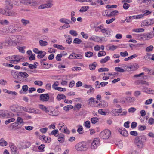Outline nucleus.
Listing matches in <instances>:
<instances>
[{"mask_svg": "<svg viewBox=\"0 0 154 154\" xmlns=\"http://www.w3.org/2000/svg\"><path fill=\"white\" fill-rule=\"evenodd\" d=\"M103 37H100L97 36H93L89 38L90 40H93L96 42H99L102 41Z\"/></svg>", "mask_w": 154, "mask_h": 154, "instance_id": "2eb2a0df", "label": "nucleus"}, {"mask_svg": "<svg viewBox=\"0 0 154 154\" xmlns=\"http://www.w3.org/2000/svg\"><path fill=\"white\" fill-rule=\"evenodd\" d=\"M34 84L36 85L40 86H42L43 84V83L41 81H35L34 82Z\"/></svg>", "mask_w": 154, "mask_h": 154, "instance_id": "79ce46f5", "label": "nucleus"}, {"mask_svg": "<svg viewBox=\"0 0 154 154\" xmlns=\"http://www.w3.org/2000/svg\"><path fill=\"white\" fill-rule=\"evenodd\" d=\"M109 71V69L107 68H99L98 70V71L99 72H105V71Z\"/></svg>", "mask_w": 154, "mask_h": 154, "instance_id": "c03bdc74", "label": "nucleus"}, {"mask_svg": "<svg viewBox=\"0 0 154 154\" xmlns=\"http://www.w3.org/2000/svg\"><path fill=\"white\" fill-rule=\"evenodd\" d=\"M96 63L95 62H94L92 64H90L89 65V68L90 70H94L95 69L96 65L95 64H94V63Z\"/></svg>", "mask_w": 154, "mask_h": 154, "instance_id": "58836bf2", "label": "nucleus"}, {"mask_svg": "<svg viewBox=\"0 0 154 154\" xmlns=\"http://www.w3.org/2000/svg\"><path fill=\"white\" fill-rule=\"evenodd\" d=\"M55 89L57 90L60 91H65L66 90L65 88H63L60 87H57L55 88Z\"/></svg>", "mask_w": 154, "mask_h": 154, "instance_id": "13d9d810", "label": "nucleus"}, {"mask_svg": "<svg viewBox=\"0 0 154 154\" xmlns=\"http://www.w3.org/2000/svg\"><path fill=\"white\" fill-rule=\"evenodd\" d=\"M29 76V75L26 72H20L18 73L17 77L20 79H25L27 78Z\"/></svg>", "mask_w": 154, "mask_h": 154, "instance_id": "6ab92c4d", "label": "nucleus"}, {"mask_svg": "<svg viewBox=\"0 0 154 154\" xmlns=\"http://www.w3.org/2000/svg\"><path fill=\"white\" fill-rule=\"evenodd\" d=\"M108 106V103L106 101L103 100H101L99 103L97 105V107L103 108H105Z\"/></svg>", "mask_w": 154, "mask_h": 154, "instance_id": "4468645a", "label": "nucleus"}, {"mask_svg": "<svg viewBox=\"0 0 154 154\" xmlns=\"http://www.w3.org/2000/svg\"><path fill=\"white\" fill-rule=\"evenodd\" d=\"M65 98V96L61 94H58L57 97V99L59 101H60L62 99H64Z\"/></svg>", "mask_w": 154, "mask_h": 154, "instance_id": "cd10ccee", "label": "nucleus"}, {"mask_svg": "<svg viewBox=\"0 0 154 154\" xmlns=\"http://www.w3.org/2000/svg\"><path fill=\"white\" fill-rule=\"evenodd\" d=\"M7 9L5 10L3 8H0V13L4 15H6Z\"/></svg>", "mask_w": 154, "mask_h": 154, "instance_id": "6e6d98bb", "label": "nucleus"}, {"mask_svg": "<svg viewBox=\"0 0 154 154\" xmlns=\"http://www.w3.org/2000/svg\"><path fill=\"white\" fill-rule=\"evenodd\" d=\"M6 5L8 6L7 9L8 8H12L13 7V4L11 3V1H6L5 2Z\"/></svg>", "mask_w": 154, "mask_h": 154, "instance_id": "4c0bfd02", "label": "nucleus"}, {"mask_svg": "<svg viewBox=\"0 0 154 154\" xmlns=\"http://www.w3.org/2000/svg\"><path fill=\"white\" fill-rule=\"evenodd\" d=\"M98 113L103 115H106L107 112L103 111L102 109H100L98 110Z\"/></svg>", "mask_w": 154, "mask_h": 154, "instance_id": "5fc2aeb1", "label": "nucleus"}, {"mask_svg": "<svg viewBox=\"0 0 154 154\" xmlns=\"http://www.w3.org/2000/svg\"><path fill=\"white\" fill-rule=\"evenodd\" d=\"M52 2V1L51 0H48L47 1L46 3L42 4L39 6L38 8L39 9H42L50 8L53 5Z\"/></svg>", "mask_w": 154, "mask_h": 154, "instance_id": "0eeeda50", "label": "nucleus"}, {"mask_svg": "<svg viewBox=\"0 0 154 154\" xmlns=\"http://www.w3.org/2000/svg\"><path fill=\"white\" fill-rule=\"evenodd\" d=\"M3 65L5 66L10 67H13L14 66V65L11 64H8L6 63H3Z\"/></svg>", "mask_w": 154, "mask_h": 154, "instance_id": "69168bd1", "label": "nucleus"}, {"mask_svg": "<svg viewBox=\"0 0 154 154\" xmlns=\"http://www.w3.org/2000/svg\"><path fill=\"white\" fill-rule=\"evenodd\" d=\"M110 59V57L109 56H107L104 58L101 59L100 60V62L101 63L103 64L106 62L108 60H109Z\"/></svg>", "mask_w": 154, "mask_h": 154, "instance_id": "7c9ffc66", "label": "nucleus"}, {"mask_svg": "<svg viewBox=\"0 0 154 154\" xmlns=\"http://www.w3.org/2000/svg\"><path fill=\"white\" fill-rule=\"evenodd\" d=\"M49 99V96L47 94H41L39 97V100L42 102H47Z\"/></svg>", "mask_w": 154, "mask_h": 154, "instance_id": "6e6552de", "label": "nucleus"}, {"mask_svg": "<svg viewBox=\"0 0 154 154\" xmlns=\"http://www.w3.org/2000/svg\"><path fill=\"white\" fill-rule=\"evenodd\" d=\"M138 129L140 131H143L146 129V127L145 125H139L138 126Z\"/></svg>", "mask_w": 154, "mask_h": 154, "instance_id": "4d7b16f0", "label": "nucleus"}, {"mask_svg": "<svg viewBox=\"0 0 154 154\" xmlns=\"http://www.w3.org/2000/svg\"><path fill=\"white\" fill-rule=\"evenodd\" d=\"M58 112L57 111L54 110L52 111V114H51V116H57L58 115Z\"/></svg>", "mask_w": 154, "mask_h": 154, "instance_id": "680f3d73", "label": "nucleus"}, {"mask_svg": "<svg viewBox=\"0 0 154 154\" xmlns=\"http://www.w3.org/2000/svg\"><path fill=\"white\" fill-rule=\"evenodd\" d=\"M21 22L22 23V25L24 26H26L27 24L30 23V21L29 20H26L24 19H22L21 20Z\"/></svg>", "mask_w": 154, "mask_h": 154, "instance_id": "c85d7f7f", "label": "nucleus"}, {"mask_svg": "<svg viewBox=\"0 0 154 154\" xmlns=\"http://www.w3.org/2000/svg\"><path fill=\"white\" fill-rule=\"evenodd\" d=\"M6 117L8 118L10 115L7 110H0V117Z\"/></svg>", "mask_w": 154, "mask_h": 154, "instance_id": "ddd939ff", "label": "nucleus"}, {"mask_svg": "<svg viewBox=\"0 0 154 154\" xmlns=\"http://www.w3.org/2000/svg\"><path fill=\"white\" fill-rule=\"evenodd\" d=\"M73 108V106L72 105H69L64 106L63 108V109L64 110L66 111H67L70 109H72Z\"/></svg>", "mask_w": 154, "mask_h": 154, "instance_id": "473e14b6", "label": "nucleus"}, {"mask_svg": "<svg viewBox=\"0 0 154 154\" xmlns=\"http://www.w3.org/2000/svg\"><path fill=\"white\" fill-rule=\"evenodd\" d=\"M58 125V128L62 132H63V131L65 130V129H66V126L63 124H60Z\"/></svg>", "mask_w": 154, "mask_h": 154, "instance_id": "a878e982", "label": "nucleus"}, {"mask_svg": "<svg viewBox=\"0 0 154 154\" xmlns=\"http://www.w3.org/2000/svg\"><path fill=\"white\" fill-rule=\"evenodd\" d=\"M106 54V53L105 51H100L98 53V57H101L105 55Z\"/></svg>", "mask_w": 154, "mask_h": 154, "instance_id": "09e8293b", "label": "nucleus"}, {"mask_svg": "<svg viewBox=\"0 0 154 154\" xmlns=\"http://www.w3.org/2000/svg\"><path fill=\"white\" fill-rule=\"evenodd\" d=\"M91 121L92 124H95L99 121V119L96 117H93L91 119Z\"/></svg>", "mask_w": 154, "mask_h": 154, "instance_id": "c756f323", "label": "nucleus"}, {"mask_svg": "<svg viewBox=\"0 0 154 154\" xmlns=\"http://www.w3.org/2000/svg\"><path fill=\"white\" fill-rule=\"evenodd\" d=\"M54 47L60 50H65V48L62 45H60L54 44Z\"/></svg>", "mask_w": 154, "mask_h": 154, "instance_id": "e433bc0d", "label": "nucleus"}, {"mask_svg": "<svg viewBox=\"0 0 154 154\" xmlns=\"http://www.w3.org/2000/svg\"><path fill=\"white\" fill-rule=\"evenodd\" d=\"M135 18V16H130L128 18H127L125 21L127 22H130L133 20Z\"/></svg>", "mask_w": 154, "mask_h": 154, "instance_id": "a18cd8bd", "label": "nucleus"}, {"mask_svg": "<svg viewBox=\"0 0 154 154\" xmlns=\"http://www.w3.org/2000/svg\"><path fill=\"white\" fill-rule=\"evenodd\" d=\"M93 53L91 52H87L85 53V56L86 57H90L93 56Z\"/></svg>", "mask_w": 154, "mask_h": 154, "instance_id": "3c124183", "label": "nucleus"}, {"mask_svg": "<svg viewBox=\"0 0 154 154\" xmlns=\"http://www.w3.org/2000/svg\"><path fill=\"white\" fill-rule=\"evenodd\" d=\"M153 49V46H152L150 45L146 48V51L147 52H149L152 51Z\"/></svg>", "mask_w": 154, "mask_h": 154, "instance_id": "e2e57ef3", "label": "nucleus"}, {"mask_svg": "<svg viewBox=\"0 0 154 154\" xmlns=\"http://www.w3.org/2000/svg\"><path fill=\"white\" fill-rule=\"evenodd\" d=\"M111 135V132L110 130L108 129H106L102 131L100 134V135L102 138L103 139H107Z\"/></svg>", "mask_w": 154, "mask_h": 154, "instance_id": "423d86ee", "label": "nucleus"}, {"mask_svg": "<svg viewBox=\"0 0 154 154\" xmlns=\"http://www.w3.org/2000/svg\"><path fill=\"white\" fill-rule=\"evenodd\" d=\"M40 139L42 141H44L45 142L49 143L51 140L50 137H46L44 135L39 137Z\"/></svg>", "mask_w": 154, "mask_h": 154, "instance_id": "dca6fc26", "label": "nucleus"}, {"mask_svg": "<svg viewBox=\"0 0 154 154\" xmlns=\"http://www.w3.org/2000/svg\"><path fill=\"white\" fill-rule=\"evenodd\" d=\"M127 68L128 69V71H134L135 69L134 65V64L130 65L127 66Z\"/></svg>", "mask_w": 154, "mask_h": 154, "instance_id": "72a5a7b5", "label": "nucleus"}, {"mask_svg": "<svg viewBox=\"0 0 154 154\" xmlns=\"http://www.w3.org/2000/svg\"><path fill=\"white\" fill-rule=\"evenodd\" d=\"M136 83L139 85H149L147 82L143 80H138L136 81Z\"/></svg>", "mask_w": 154, "mask_h": 154, "instance_id": "b1692460", "label": "nucleus"}, {"mask_svg": "<svg viewBox=\"0 0 154 154\" xmlns=\"http://www.w3.org/2000/svg\"><path fill=\"white\" fill-rule=\"evenodd\" d=\"M118 131L123 136L127 137L128 135L127 131L124 128H120L119 129Z\"/></svg>", "mask_w": 154, "mask_h": 154, "instance_id": "f3484780", "label": "nucleus"}, {"mask_svg": "<svg viewBox=\"0 0 154 154\" xmlns=\"http://www.w3.org/2000/svg\"><path fill=\"white\" fill-rule=\"evenodd\" d=\"M69 33L72 35L73 36H77L78 35L76 31L75 30H71L69 31Z\"/></svg>", "mask_w": 154, "mask_h": 154, "instance_id": "a19ab883", "label": "nucleus"}, {"mask_svg": "<svg viewBox=\"0 0 154 154\" xmlns=\"http://www.w3.org/2000/svg\"><path fill=\"white\" fill-rule=\"evenodd\" d=\"M29 113H33L35 114H40L41 112L38 109L35 110L34 108H29Z\"/></svg>", "mask_w": 154, "mask_h": 154, "instance_id": "4be33fe9", "label": "nucleus"}, {"mask_svg": "<svg viewBox=\"0 0 154 154\" xmlns=\"http://www.w3.org/2000/svg\"><path fill=\"white\" fill-rule=\"evenodd\" d=\"M82 42V40L78 38H76L74 39L73 43L75 44H79Z\"/></svg>", "mask_w": 154, "mask_h": 154, "instance_id": "de8ad7c7", "label": "nucleus"}, {"mask_svg": "<svg viewBox=\"0 0 154 154\" xmlns=\"http://www.w3.org/2000/svg\"><path fill=\"white\" fill-rule=\"evenodd\" d=\"M8 145L7 142L3 138L0 139V145L2 147L6 146Z\"/></svg>", "mask_w": 154, "mask_h": 154, "instance_id": "393cba45", "label": "nucleus"}, {"mask_svg": "<svg viewBox=\"0 0 154 154\" xmlns=\"http://www.w3.org/2000/svg\"><path fill=\"white\" fill-rule=\"evenodd\" d=\"M94 91V89L93 87L91 88L89 90L87 91V94H90L91 93H93Z\"/></svg>", "mask_w": 154, "mask_h": 154, "instance_id": "bf43d9fd", "label": "nucleus"}, {"mask_svg": "<svg viewBox=\"0 0 154 154\" xmlns=\"http://www.w3.org/2000/svg\"><path fill=\"white\" fill-rule=\"evenodd\" d=\"M47 60V58H45V59H43L41 60V65L43 66L44 65H48V64L47 63L45 62V61Z\"/></svg>", "mask_w": 154, "mask_h": 154, "instance_id": "37998d69", "label": "nucleus"}, {"mask_svg": "<svg viewBox=\"0 0 154 154\" xmlns=\"http://www.w3.org/2000/svg\"><path fill=\"white\" fill-rule=\"evenodd\" d=\"M144 143L142 142L141 143L135 142V145H136L137 147V151L136 153L135 152V154H138L139 152L140 151L141 149L143 147Z\"/></svg>", "mask_w": 154, "mask_h": 154, "instance_id": "a211bd4d", "label": "nucleus"}, {"mask_svg": "<svg viewBox=\"0 0 154 154\" xmlns=\"http://www.w3.org/2000/svg\"><path fill=\"white\" fill-rule=\"evenodd\" d=\"M84 125L86 128H89L90 127V122L89 121H87L85 122Z\"/></svg>", "mask_w": 154, "mask_h": 154, "instance_id": "ea45409f", "label": "nucleus"}, {"mask_svg": "<svg viewBox=\"0 0 154 154\" xmlns=\"http://www.w3.org/2000/svg\"><path fill=\"white\" fill-rule=\"evenodd\" d=\"M129 6L130 5L129 4L125 2L123 4V7L125 9H127Z\"/></svg>", "mask_w": 154, "mask_h": 154, "instance_id": "774afa93", "label": "nucleus"}, {"mask_svg": "<svg viewBox=\"0 0 154 154\" xmlns=\"http://www.w3.org/2000/svg\"><path fill=\"white\" fill-rule=\"evenodd\" d=\"M0 23L2 25H8L9 23V22L6 19H3L0 20Z\"/></svg>", "mask_w": 154, "mask_h": 154, "instance_id": "2f4dec72", "label": "nucleus"}, {"mask_svg": "<svg viewBox=\"0 0 154 154\" xmlns=\"http://www.w3.org/2000/svg\"><path fill=\"white\" fill-rule=\"evenodd\" d=\"M58 134V130L57 129L54 130L52 131L51 133L50 134V135H54L55 136H56V135Z\"/></svg>", "mask_w": 154, "mask_h": 154, "instance_id": "864d4df0", "label": "nucleus"}, {"mask_svg": "<svg viewBox=\"0 0 154 154\" xmlns=\"http://www.w3.org/2000/svg\"><path fill=\"white\" fill-rule=\"evenodd\" d=\"M146 140V138L144 136L137 137L135 138V142L144 143Z\"/></svg>", "mask_w": 154, "mask_h": 154, "instance_id": "f8f14e48", "label": "nucleus"}, {"mask_svg": "<svg viewBox=\"0 0 154 154\" xmlns=\"http://www.w3.org/2000/svg\"><path fill=\"white\" fill-rule=\"evenodd\" d=\"M9 146L11 149L12 154H18V152L17 148L12 143H10Z\"/></svg>", "mask_w": 154, "mask_h": 154, "instance_id": "9d476101", "label": "nucleus"}, {"mask_svg": "<svg viewBox=\"0 0 154 154\" xmlns=\"http://www.w3.org/2000/svg\"><path fill=\"white\" fill-rule=\"evenodd\" d=\"M15 119L14 118H11L5 121V124L7 125L8 123L14 121Z\"/></svg>", "mask_w": 154, "mask_h": 154, "instance_id": "8fccbe9b", "label": "nucleus"}, {"mask_svg": "<svg viewBox=\"0 0 154 154\" xmlns=\"http://www.w3.org/2000/svg\"><path fill=\"white\" fill-rule=\"evenodd\" d=\"M30 146V143L29 142H26L25 145L23 146V149L29 147Z\"/></svg>", "mask_w": 154, "mask_h": 154, "instance_id": "052dcab7", "label": "nucleus"}, {"mask_svg": "<svg viewBox=\"0 0 154 154\" xmlns=\"http://www.w3.org/2000/svg\"><path fill=\"white\" fill-rule=\"evenodd\" d=\"M6 59L9 60L10 63L14 64H17V63L22 61V57L18 55L8 56Z\"/></svg>", "mask_w": 154, "mask_h": 154, "instance_id": "f03ea898", "label": "nucleus"}, {"mask_svg": "<svg viewBox=\"0 0 154 154\" xmlns=\"http://www.w3.org/2000/svg\"><path fill=\"white\" fill-rule=\"evenodd\" d=\"M14 26L13 25H10L8 27L6 26L4 27L3 29L1 30L2 35H5L6 34L9 33V31L14 33L17 32L18 31L16 29H14Z\"/></svg>", "mask_w": 154, "mask_h": 154, "instance_id": "7ed1b4c3", "label": "nucleus"}, {"mask_svg": "<svg viewBox=\"0 0 154 154\" xmlns=\"http://www.w3.org/2000/svg\"><path fill=\"white\" fill-rule=\"evenodd\" d=\"M99 143V139L97 138H94L91 143V148L93 149H95L97 147V146Z\"/></svg>", "mask_w": 154, "mask_h": 154, "instance_id": "9b49d317", "label": "nucleus"}, {"mask_svg": "<svg viewBox=\"0 0 154 154\" xmlns=\"http://www.w3.org/2000/svg\"><path fill=\"white\" fill-rule=\"evenodd\" d=\"M144 29L142 28L135 29V32H143Z\"/></svg>", "mask_w": 154, "mask_h": 154, "instance_id": "338daca9", "label": "nucleus"}, {"mask_svg": "<svg viewBox=\"0 0 154 154\" xmlns=\"http://www.w3.org/2000/svg\"><path fill=\"white\" fill-rule=\"evenodd\" d=\"M59 21L61 23H65V24H68V22H69V23H73L69 19L64 18H62L60 19Z\"/></svg>", "mask_w": 154, "mask_h": 154, "instance_id": "5701e85b", "label": "nucleus"}, {"mask_svg": "<svg viewBox=\"0 0 154 154\" xmlns=\"http://www.w3.org/2000/svg\"><path fill=\"white\" fill-rule=\"evenodd\" d=\"M20 2L25 5L31 6H35L38 5V2L36 0H21ZM13 2L16 5H18L20 4L19 0H14Z\"/></svg>", "mask_w": 154, "mask_h": 154, "instance_id": "f257e3e1", "label": "nucleus"}, {"mask_svg": "<svg viewBox=\"0 0 154 154\" xmlns=\"http://www.w3.org/2000/svg\"><path fill=\"white\" fill-rule=\"evenodd\" d=\"M115 69L117 71L121 72H123L125 71V70L119 67H115Z\"/></svg>", "mask_w": 154, "mask_h": 154, "instance_id": "49530a36", "label": "nucleus"}, {"mask_svg": "<svg viewBox=\"0 0 154 154\" xmlns=\"http://www.w3.org/2000/svg\"><path fill=\"white\" fill-rule=\"evenodd\" d=\"M39 43L40 46H45L47 45L48 43L46 41H44L42 40L39 41Z\"/></svg>", "mask_w": 154, "mask_h": 154, "instance_id": "c9c22d12", "label": "nucleus"}, {"mask_svg": "<svg viewBox=\"0 0 154 154\" xmlns=\"http://www.w3.org/2000/svg\"><path fill=\"white\" fill-rule=\"evenodd\" d=\"M120 55L122 57H125L128 55V54L127 52L125 51L124 52H121L120 53Z\"/></svg>", "mask_w": 154, "mask_h": 154, "instance_id": "0e129e2a", "label": "nucleus"}, {"mask_svg": "<svg viewBox=\"0 0 154 154\" xmlns=\"http://www.w3.org/2000/svg\"><path fill=\"white\" fill-rule=\"evenodd\" d=\"M112 31L109 29L105 28L102 31V32L106 37H109L112 34Z\"/></svg>", "mask_w": 154, "mask_h": 154, "instance_id": "1a4fd4ad", "label": "nucleus"}, {"mask_svg": "<svg viewBox=\"0 0 154 154\" xmlns=\"http://www.w3.org/2000/svg\"><path fill=\"white\" fill-rule=\"evenodd\" d=\"M149 21V19L143 21L141 23V26L142 27H144L150 25V23Z\"/></svg>", "mask_w": 154, "mask_h": 154, "instance_id": "aec40b11", "label": "nucleus"}, {"mask_svg": "<svg viewBox=\"0 0 154 154\" xmlns=\"http://www.w3.org/2000/svg\"><path fill=\"white\" fill-rule=\"evenodd\" d=\"M75 149L78 151H86L88 148L86 143L81 142L78 143L75 146Z\"/></svg>", "mask_w": 154, "mask_h": 154, "instance_id": "20e7f679", "label": "nucleus"}, {"mask_svg": "<svg viewBox=\"0 0 154 154\" xmlns=\"http://www.w3.org/2000/svg\"><path fill=\"white\" fill-rule=\"evenodd\" d=\"M7 11L6 16H14L16 15L17 14L13 11H10L8 9H7Z\"/></svg>", "mask_w": 154, "mask_h": 154, "instance_id": "412c9836", "label": "nucleus"}, {"mask_svg": "<svg viewBox=\"0 0 154 154\" xmlns=\"http://www.w3.org/2000/svg\"><path fill=\"white\" fill-rule=\"evenodd\" d=\"M14 37V36L12 35H11L9 37H6L5 39V43L10 45H16V42L13 39V37Z\"/></svg>", "mask_w": 154, "mask_h": 154, "instance_id": "39448f33", "label": "nucleus"}, {"mask_svg": "<svg viewBox=\"0 0 154 154\" xmlns=\"http://www.w3.org/2000/svg\"><path fill=\"white\" fill-rule=\"evenodd\" d=\"M115 20L116 18L115 17H113L110 19L106 20V23L107 24H109L113 22Z\"/></svg>", "mask_w": 154, "mask_h": 154, "instance_id": "603ef678", "label": "nucleus"}, {"mask_svg": "<svg viewBox=\"0 0 154 154\" xmlns=\"http://www.w3.org/2000/svg\"><path fill=\"white\" fill-rule=\"evenodd\" d=\"M64 136L63 135L60 134L58 136V141L60 143H62L64 141Z\"/></svg>", "mask_w": 154, "mask_h": 154, "instance_id": "f704fd0d", "label": "nucleus"}, {"mask_svg": "<svg viewBox=\"0 0 154 154\" xmlns=\"http://www.w3.org/2000/svg\"><path fill=\"white\" fill-rule=\"evenodd\" d=\"M37 57L38 58H42L46 54V53L45 51H41L38 54Z\"/></svg>", "mask_w": 154, "mask_h": 154, "instance_id": "bb28decb", "label": "nucleus"}]
</instances>
